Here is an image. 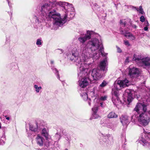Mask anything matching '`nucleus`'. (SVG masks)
Here are the masks:
<instances>
[{"instance_id": "obj_2", "label": "nucleus", "mask_w": 150, "mask_h": 150, "mask_svg": "<svg viewBox=\"0 0 150 150\" xmlns=\"http://www.w3.org/2000/svg\"><path fill=\"white\" fill-rule=\"evenodd\" d=\"M54 5H58L62 7V11L65 13L63 18H61L60 14L56 12L54 10L50 11L48 14V17L50 18H52L55 21L56 25L60 26L66 22V18L69 12H71V18H72L74 15V9L72 4H69L68 3L61 1L55 2Z\"/></svg>"}, {"instance_id": "obj_44", "label": "nucleus", "mask_w": 150, "mask_h": 150, "mask_svg": "<svg viewBox=\"0 0 150 150\" xmlns=\"http://www.w3.org/2000/svg\"><path fill=\"white\" fill-rule=\"evenodd\" d=\"M54 63V61H53L52 60H51V64H53Z\"/></svg>"}, {"instance_id": "obj_47", "label": "nucleus", "mask_w": 150, "mask_h": 150, "mask_svg": "<svg viewBox=\"0 0 150 150\" xmlns=\"http://www.w3.org/2000/svg\"><path fill=\"white\" fill-rule=\"evenodd\" d=\"M7 1H8V4H9V1H8V0H7Z\"/></svg>"}, {"instance_id": "obj_38", "label": "nucleus", "mask_w": 150, "mask_h": 150, "mask_svg": "<svg viewBox=\"0 0 150 150\" xmlns=\"http://www.w3.org/2000/svg\"><path fill=\"white\" fill-rule=\"evenodd\" d=\"M129 57H127L126 58V60H125V62L126 63L127 62H128L129 61Z\"/></svg>"}, {"instance_id": "obj_27", "label": "nucleus", "mask_w": 150, "mask_h": 150, "mask_svg": "<svg viewBox=\"0 0 150 150\" xmlns=\"http://www.w3.org/2000/svg\"><path fill=\"white\" fill-rule=\"evenodd\" d=\"M107 84V83L106 81H103L102 83L100 85L99 87H103L105 86Z\"/></svg>"}, {"instance_id": "obj_1", "label": "nucleus", "mask_w": 150, "mask_h": 150, "mask_svg": "<svg viewBox=\"0 0 150 150\" xmlns=\"http://www.w3.org/2000/svg\"><path fill=\"white\" fill-rule=\"evenodd\" d=\"M88 45L89 49L86 47H84L83 54L81 56L79 55L78 52L76 50L72 53V58L71 59V60L75 62L76 65H80L78 71L83 64H87L85 62L88 59H89L91 58L97 59L98 57V54L100 53L102 56H105L107 55V54L104 52V48L101 41L98 39L94 38L91 39L89 41ZM90 64V68L91 64Z\"/></svg>"}, {"instance_id": "obj_3", "label": "nucleus", "mask_w": 150, "mask_h": 150, "mask_svg": "<svg viewBox=\"0 0 150 150\" xmlns=\"http://www.w3.org/2000/svg\"><path fill=\"white\" fill-rule=\"evenodd\" d=\"M90 65V64H83L78 70V76L79 79L78 85L81 88L86 87L91 83V80L88 77V75L91 71L88 70Z\"/></svg>"}, {"instance_id": "obj_12", "label": "nucleus", "mask_w": 150, "mask_h": 150, "mask_svg": "<svg viewBox=\"0 0 150 150\" xmlns=\"http://www.w3.org/2000/svg\"><path fill=\"white\" fill-rule=\"evenodd\" d=\"M91 32L88 31L87 34L85 35H81L78 38L79 41L81 43H84L87 40L90 39L91 38Z\"/></svg>"}, {"instance_id": "obj_17", "label": "nucleus", "mask_w": 150, "mask_h": 150, "mask_svg": "<svg viewBox=\"0 0 150 150\" xmlns=\"http://www.w3.org/2000/svg\"><path fill=\"white\" fill-rule=\"evenodd\" d=\"M107 61V58H105L103 60L100 62L99 64V67L103 71L105 70L106 67L108 64Z\"/></svg>"}, {"instance_id": "obj_34", "label": "nucleus", "mask_w": 150, "mask_h": 150, "mask_svg": "<svg viewBox=\"0 0 150 150\" xmlns=\"http://www.w3.org/2000/svg\"><path fill=\"white\" fill-rule=\"evenodd\" d=\"M55 136L59 139L60 138V135L59 133H57L55 134Z\"/></svg>"}, {"instance_id": "obj_9", "label": "nucleus", "mask_w": 150, "mask_h": 150, "mask_svg": "<svg viewBox=\"0 0 150 150\" xmlns=\"http://www.w3.org/2000/svg\"><path fill=\"white\" fill-rule=\"evenodd\" d=\"M91 71V75L93 79L97 81L103 77V75L101 74V71L99 69H94Z\"/></svg>"}, {"instance_id": "obj_31", "label": "nucleus", "mask_w": 150, "mask_h": 150, "mask_svg": "<svg viewBox=\"0 0 150 150\" xmlns=\"http://www.w3.org/2000/svg\"><path fill=\"white\" fill-rule=\"evenodd\" d=\"M120 23L121 25L125 26L126 25V23L125 20H122L120 21Z\"/></svg>"}, {"instance_id": "obj_20", "label": "nucleus", "mask_w": 150, "mask_h": 150, "mask_svg": "<svg viewBox=\"0 0 150 150\" xmlns=\"http://www.w3.org/2000/svg\"><path fill=\"white\" fill-rule=\"evenodd\" d=\"M38 127L37 123H36L35 125H30V130L34 132H37L38 130Z\"/></svg>"}, {"instance_id": "obj_32", "label": "nucleus", "mask_w": 150, "mask_h": 150, "mask_svg": "<svg viewBox=\"0 0 150 150\" xmlns=\"http://www.w3.org/2000/svg\"><path fill=\"white\" fill-rule=\"evenodd\" d=\"M140 21L142 22H144L145 21V18L143 16H142L140 18Z\"/></svg>"}, {"instance_id": "obj_49", "label": "nucleus", "mask_w": 150, "mask_h": 150, "mask_svg": "<svg viewBox=\"0 0 150 150\" xmlns=\"http://www.w3.org/2000/svg\"><path fill=\"white\" fill-rule=\"evenodd\" d=\"M133 116L132 117V118Z\"/></svg>"}, {"instance_id": "obj_26", "label": "nucleus", "mask_w": 150, "mask_h": 150, "mask_svg": "<svg viewBox=\"0 0 150 150\" xmlns=\"http://www.w3.org/2000/svg\"><path fill=\"white\" fill-rule=\"evenodd\" d=\"M34 88H35V91L37 93H39L40 90L42 89L41 86L38 87V86L37 85H34Z\"/></svg>"}, {"instance_id": "obj_30", "label": "nucleus", "mask_w": 150, "mask_h": 150, "mask_svg": "<svg viewBox=\"0 0 150 150\" xmlns=\"http://www.w3.org/2000/svg\"><path fill=\"white\" fill-rule=\"evenodd\" d=\"M41 40L38 39L37 40L36 42V44L37 45H41L42 44V42H41Z\"/></svg>"}, {"instance_id": "obj_50", "label": "nucleus", "mask_w": 150, "mask_h": 150, "mask_svg": "<svg viewBox=\"0 0 150 150\" xmlns=\"http://www.w3.org/2000/svg\"><path fill=\"white\" fill-rule=\"evenodd\" d=\"M149 73H150V71H149Z\"/></svg>"}, {"instance_id": "obj_22", "label": "nucleus", "mask_w": 150, "mask_h": 150, "mask_svg": "<svg viewBox=\"0 0 150 150\" xmlns=\"http://www.w3.org/2000/svg\"><path fill=\"white\" fill-rule=\"evenodd\" d=\"M82 97L85 100H87L89 105H91L90 99L88 98V95L86 92H84L81 94Z\"/></svg>"}, {"instance_id": "obj_33", "label": "nucleus", "mask_w": 150, "mask_h": 150, "mask_svg": "<svg viewBox=\"0 0 150 150\" xmlns=\"http://www.w3.org/2000/svg\"><path fill=\"white\" fill-rule=\"evenodd\" d=\"M57 52L59 54H61L63 52V51L62 49H58L57 50Z\"/></svg>"}, {"instance_id": "obj_37", "label": "nucleus", "mask_w": 150, "mask_h": 150, "mask_svg": "<svg viewBox=\"0 0 150 150\" xmlns=\"http://www.w3.org/2000/svg\"><path fill=\"white\" fill-rule=\"evenodd\" d=\"M94 109V111H95L96 112H97V111L98 110V108L97 107H95L94 108H92V110H93V109Z\"/></svg>"}, {"instance_id": "obj_43", "label": "nucleus", "mask_w": 150, "mask_h": 150, "mask_svg": "<svg viewBox=\"0 0 150 150\" xmlns=\"http://www.w3.org/2000/svg\"><path fill=\"white\" fill-rule=\"evenodd\" d=\"M5 117H6V118L7 120H9V117H7V116H5Z\"/></svg>"}, {"instance_id": "obj_45", "label": "nucleus", "mask_w": 150, "mask_h": 150, "mask_svg": "<svg viewBox=\"0 0 150 150\" xmlns=\"http://www.w3.org/2000/svg\"><path fill=\"white\" fill-rule=\"evenodd\" d=\"M146 26H148L149 25V24L148 23V22H146Z\"/></svg>"}, {"instance_id": "obj_35", "label": "nucleus", "mask_w": 150, "mask_h": 150, "mask_svg": "<svg viewBox=\"0 0 150 150\" xmlns=\"http://www.w3.org/2000/svg\"><path fill=\"white\" fill-rule=\"evenodd\" d=\"M54 70L55 72H56V73L57 74V78L58 79H59V76L58 74V71H57V69H56V68H54V69H53Z\"/></svg>"}, {"instance_id": "obj_40", "label": "nucleus", "mask_w": 150, "mask_h": 150, "mask_svg": "<svg viewBox=\"0 0 150 150\" xmlns=\"http://www.w3.org/2000/svg\"><path fill=\"white\" fill-rule=\"evenodd\" d=\"M100 106L102 107H104V106L103 105V103H100Z\"/></svg>"}, {"instance_id": "obj_21", "label": "nucleus", "mask_w": 150, "mask_h": 150, "mask_svg": "<svg viewBox=\"0 0 150 150\" xmlns=\"http://www.w3.org/2000/svg\"><path fill=\"white\" fill-rule=\"evenodd\" d=\"M41 134L42 135L47 139L50 137V136L48 134V130L45 128H43L42 129Z\"/></svg>"}, {"instance_id": "obj_46", "label": "nucleus", "mask_w": 150, "mask_h": 150, "mask_svg": "<svg viewBox=\"0 0 150 150\" xmlns=\"http://www.w3.org/2000/svg\"><path fill=\"white\" fill-rule=\"evenodd\" d=\"M1 124L0 123V128H1Z\"/></svg>"}, {"instance_id": "obj_6", "label": "nucleus", "mask_w": 150, "mask_h": 150, "mask_svg": "<svg viewBox=\"0 0 150 150\" xmlns=\"http://www.w3.org/2000/svg\"><path fill=\"white\" fill-rule=\"evenodd\" d=\"M129 85V81L126 79L123 80L116 81L115 82L114 87L112 89H114L115 91L117 90L118 92V90L120 89L127 87Z\"/></svg>"}, {"instance_id": "obj_39", "label": "nucleus", "mask_w": 150, "mask_h": 150, "mask_svg": "<svg viewBox=\"0 0 150 150\" xmlns=\"http://www.w3.org/2000/svg\"><path fill=\"white\" fill-rule=\"evenodd\" d=\"M107 138H108L107 137H106V136H105V137H103V138H102L103 139V141L104 142H106L105 139Z\"/></svg>"}, {"instance_id": "obj_24", "label": "nucleus", "mask_w": 150, "mask_h": 150, "mask_svg": "<svg viewBox=\"0 0 150 150\" xmlns=\"http://www.w3.org/2000/svg\"><path fill=\"white\" fill-rule=\"evenodd\" d=\"M94 109H93V114L92 116L90 118L91 120L97 119L100 117V116L96 114V112L95 111H94Z\"/></svg>"}, {"instance_id": "obj_23", "label": "nucleus", "mask_w": 150, "mask_h": 150, "mask_svg": "<svg viewBox=\"0 0 150 150\" xmlns=\"http://www.w3.org/2000/svg\"><path fill=\"white\" fill-rule=\"evenodd\" d=\"M108 117L109 118H116L118 117V115L114 112H111L108 114Z\"/></svg>"}, {"instance_id": "obj_25", "label": "nucleus", "mask_w": 150, "mask_h": 150, "mask_svg": "<svg viewBox=\"0 0 150 150\" xmlns=\"http://www.w3.org/2000/svg\"><path fill=\"white\" fill-rule=\"evenodd\" d=\"M134 8L141 14H144V12L143 11V9L142 8V6H140L138 9L136 7H134Z\"/></svg>"}, {"instance_id": "obj_48", "label": "nucleus", "mask_w": 150, "mask_h": 150, "mask_svg": "<svg viewBox=\"0 0 150 150\" xmlns=\"http://www.w3.org/2000/svg\"><path fill=\"white\" fill-rule=\"evenodd\" d=\"M145 134V133H144V134H144V137H145V135H144V134Z\"/></svg>"}, {"instance_id": "obj_11", "label": "nucleus", "mask_w": 150, "mask_h": 150, "mask_svg": "<svg viewBox=\"0 0 150 150\" xmlns=\"http://www.w3.org/2000/svg\"><path fill=\"white\" fill-rule=\"evenodd\" d=\"M112 93L113 95L112 101L114 105H117L121 103L118 97V92L117 90L115 91L114 89H112Z\"/></svg>"}, {"instance_id": "obj_13", "label": "nucleus", "mask_w": 150, "mask_h": 150, "mask_svg": "<svg viewBox=\"0 0 150 150\" xmlns=\"http://www.w3.org/2000/svg\"><path fill=\"white\" fill-rule=\"evenodd\" d=\"M150 137V133H148L146 136L145 138L142 137L140 138V141L142 142H140L141 143H142L144 146L147 145L149 147H150V140H149V137Z\"/></svg>"}, {"instance_id": "obj_29", "label": "nucleus", "mask_w": 150, "mask_h": 150, "mask_svg": "<svg viewBox=\"0 0 150 150\" xmlns=\"http://www.w3.org/2000/svg\"><path fill=\"white\" fill-rule=\"evenodd\" d=\"M107 96H103L99 98V100L102 101H104L106 100Z\"/></svg>"}, {"instance_id": "obj_16", "label": "nucleus", "mask_w": 150, "mask_h": 150, "mask_svg": "<svg viewBox=\"0 0 150 150\" xmlns=\"http://www.w3.org/2000/svg\"><path fill=\"white\" fill-rule=\"evenodd\" d=\"M143 57L140 55H137L134 54L133 55V60L134 61L137 63L139 64L140 65L142 62V59Z\"/></svg>"}, {"instance_id": "obj_14", "label": "nucleus", "mask_w": 150, "mask_h": 150, "mask_svg": "<svg viewBox=\"0 0 150 150\" xmlns=\"http://www.w3.org/2000/svg\"><path fill=\"white\" fill-rule=\"evenodd\" d=\"M140 65L145 67H150V58L149 57H143Z\"/></svg>"}, {"instance_id": "obj_41", "label": "nucleus", "mask_w": 150, "mask_h": 150, "mask_svg": "<svg viewBox=\"0 0 150 150\" xmlns=\"http://www.w3.org/2000/svg\"><path fill=\"white\" fill-rule=\"evenodd\" d=\"M144 29L145 31H147L148 30V28L147 27H145L144 28Z\"/></svg>"}, {"instance_id": "obj_8", "label": "nucleus", "mask_w": 150, "mask_h": 150, "mask_svg": "<svg viewBox=\"0 0 150 150\" xmlns=\"http://www.w3.org/2000/svg\"><path fill=\"white\" fill-rule=\"evenodd\" d=\"M140 70L135 67L129 68V75L131 78H136L139 75Z\"/></svg>"}, {"instance_id": "obj_19", "label": "nucleus", "mask_w": 150, "mask_h": 150, "mask_svg": "<svg viewBox=\"0 0 150 150\" xmlns=\"http://www.w3.org/2000/svg\"><path fill=\"white\" fill-rule=\"evenodd\" d=\"M122 33L127 38L130 39L131 40H134L136 39V37L132 34L129 32H126L122 31Z\"/></svg>"}, {"instance_id": "obj_42", "label": "nucleus", "mask_w": 150, "mask_h": 150, "mask_svg": "<svg viewBox=\"0 0 150 150\" xmlns=\"http://www.w3.org/2000/svg\"><path fill=\"white\" fill-rule=\"evenodd\" d=\"M132 26L134 28H137V26L135 25H132Z\"/></svg>"}, {"instance_id": "obj_15", "label": "nucleus", "mask_w": 150, "mask_h": 150, "mask_svg": "<svg viewBox=\"0 0 150 150\" xmlns=\"http://www.w3.org/2000/svg\"><path fill=\"white\" fill-rule=\"evenodd\" d=\"M121 122L123 125L129 124V120L128 117L126 115L122 116L120 118Z\"/></svg>"}, {"instance_id": "obj_4", "label": "nucleus", "mask_w": 150, "mask_h": 150, "mask_svg": "<svg viewBox=\"0 0 150 150\" xmlns=\"http://www.w3.org/2000/svg\"><path fill=\"white\" fill-rule=\"evenodd\" d=\"M54 6V4L50 2L42 5L40 14L38 15L37 14L33 18L35 23H39L46 18L48 16L47 12Z\"/></svg>"}, {"instance_id": "obj_7", "label": "nucleus", "mask_w": 150, "mask_h": 150, "mask_svg": "<svg viewBox=\"0 0 150 150\" xmlns=\"http://www.w3.org/2000/svg\"><path fill=\"white\" fill-rule=\"evenodd\" d=\"M146 105L144 104L138 103L136 105L134 110L139 114L143 113H147Z\"/></svg>"}, {"instance_id": "obj_10", "label": "nucleus", "mask_w": 150, "mask_h": 150, "mask_svg": "<svg viewBox=\"0 0 150 150\" xmlns=\"http://www.w3.org/2000/svg\"><path fill=\"white\" fill-rule=\"evenodd\" d=\"M136 93H137L133 90L127 89L125 90V95L127 96V100L129 103L132 101L133 96L136 95Z\"/></svg>"}, {"instance_id": "obj_5", "label": "nucleus", "mask_w": 150, "mask_h": 150, "mask_svg": "<svg viewBox=\"0 0 150 150\" xmlns=\"http://www.w3.org/2000/svg\"><path fill=\"white\" fill-rule=\"evenodd\" d=\"M148 115L147 113L140 114L138 118V120L139 123L142 125L146 126L147 125L150 121V111L148 112Z\"/></svg>"}, {"instance_id": "obj_36", "label": "nucleus", "mask_w": 150, "mask_h": 150, "mask_svg": "<svg viewBox=\"0 0 150 150\" xmlns=\"http://www.w3.org/2000/svg\"><path fill=\"white\" fill-rule=\"evenodd\" d=\"M116 47L117 48V52H118L120 53L122 52V50H121V49H120V48L119 47L117 46Z\"/></svg>"}, {"instance_id": "obj_28", "label": "nucleus", "mask_w": 150, "mask_h": 150, "mask_svg": "<svg viewBox=\"0 0 150 150\" xmlns=\"http://www.w3.org/2000/svg\"><path fill=\"white\" fill-rule=\"evenodd\" d=\"M124 44L127 46H129L130 45V43L127 40H124Z\"/></svg>"}, {"instance_id": "obj_18", "label": "nucleus", "mask_w": 150, "mask_h": 150, "mask_svg": "<svg viewBox=\"0 0 150 150\" xmlns=\"http://www.w3.org/2000/svg\"><path fill=\"white\" fill-rule=\"evenodd\" d=\"M36 140L37 144L40 146H42L43 145L44 139L40 134H38L36 138Z\"/></svg>"}]
</instances>
